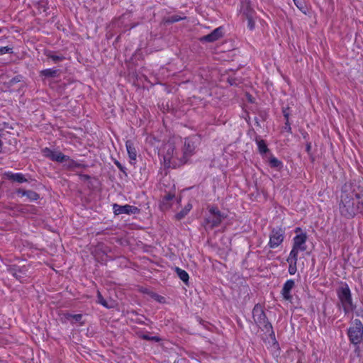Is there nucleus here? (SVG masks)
<instances>
[{
	"label": "nucleus",
	"instance_id": "1",
	"mask_svg": "<svg viewBox=\"0 0 363 363\" xmlns=\"http://www.w3.org/2000/svg\"><path fill=\"white\" fill-rule=\"evenodd\" d=\"M339 210L345 217L352 218L363 213V185L355 182L345 183L341 189Z\"/></svg>",
	"mask_w": 363,
	"mask_h": 363
},
{
	"label": "nucleus",
	"instance_id": "2",
	"mask_svg": "<svg viewBox=\"0 0 363 363\" xmlns=\"http://www.w3.org/2000/svg\"><path fill=\"white\" fill-rule=\"evenodd\" d=\"M160 155L163 157L165 167L175 168L183 164V159L178 157V150L175 143L172 141H168L163 145Z\"/></svg>",
	"mask_w": 363,
	"mask_h": 363
},
{
	"label": "nucleus",
	"instance_id": "3",
	"mask_svg": "<svg viewBox=\"0 0 363 363\" xmlns=\"http://www.w3.org/2000/svg\"><path fill=\"white\" fill-rule=\"evenodd\" d=\"M252 317L254 321L257 326L265 333H268L269 336L275 340V335L272 329V324L269 322L268 318L262 308V307L257 304L252 310Z\"/></svg>",
	"mask_w": 363,
	"mask_h": 363
},
{
	"label": "nucleus",
	"instance_id": "4",
	"mask_svg": "<svg viewBox=\"0 0 363 363\" xmlns=\"http://www.w3.org/2000/svg\"><path fill=\"white\" fill-rule=\"evenodd\" d=\"M340 304L342 307L345 314L352 312L354 309L352 303L351 291L347 284L341 286L337 291Z\"/></svg>",
	"mask_w": 363,
	"mask_h": 363
},
{
	"label": "nucleus",
	"instance_id": "5",
	"mask_svg": "<svg viewBox=\"0 0 363 363\" xmlns=\"http://www.w3.org/2000/svg\"><path fill=\"white\" fill-rule=\"evenodd\" d=\"M225 218L217 207L211 206L208 208V213L206 215L203 225L206 228L213 229L218 226Z\"/></svg>",
	"mask_w": 363,
	"mask_h": 363
},
{
	"label": "nucleus",
	"instance_id": "6",
	"mask_svg": "<svg viewBox=\"0 0 363 363\" xmlns=\"http://www.w3.org/2000/svg\"><path fill=\"white\" fill-rule=\"evenodd\" d=\"M348 336L352 343L357 345L362 342L363 339V324L362 322L355 319L352 326L348 330Z\"/></svg>",
	"mask_w": 363,
	"mask_h": 363
},
{
	"label": "nucleus",
	"instance_id": "7",
	"mask_svg": "<svg viewBox=\"0 0 363 363\" xmlns=\"http://www.w3.org/2000/svg\"><path fill=\"white\" fill-rule=\"evenodd\" d=\"M43 152L46 157L50 158L52 161H56L58 162H68L69 167L76 166L74 161L70 160L69 157L63 155L60 152L53 151L48 147H45L43 150Z\"/></svg>",
	"mask_w": 363,
	"mask_h": 363
},
{
	"label": "nucleus",
	"instance_id": "8",
	"mask_svg": "<svg viewBox=\"0 0 363 363\" xmlns=\"http://www.w3.org/2000/svg\"><path fill=\"white\" fill-rule=\"evenodd\" d=\"M307 236L306 233H301L296 235L293 239V247L289 255L297 257L299 252H303L306 250V245Z\"/></svg>",
	"mask_w": 363,
	"mask_h": 363
},
{
	"label": "nucleus",
	"instance_id": "9",
	"mask_svg": "<svg viewBox=\"0 0 363 363\" xmlns=\"http://www.w3.org/2000/svg\"><path fill=\"white\" fill-rule=\"evenodd\" d=\"M284 232L282 229H273L269 235V246L270 248H276L284 241Z\"/></svg>",
	"mask_w": 363,
	"mask_h": 363
},
{
	"label": "nucleus",
	"instance_id": "10",
	"mask_svg": "<svg viewBox=\"0 0 363 363\" xmlns=\"http://www.w3.org/2000/svg\"><path fill=\"white\" fill-rule=\"evenodd\" d=\"M195 148V143L192 139L185 138L182 148V155L180 157L181 159H183V164L187 162L188 159L191 155H193Z\"/></svg>",
	"mask_w": 363,
	"mask_h": 363
},
{
	"label": "nucleus",
	"instance_id": "11",
	"mask_svg": "<svg viewBox=\"0 0 363 363\" xmlns=\"http://www.w3.org/2000/svg\"><path fill=\"white\" fill-rule=\"evenodd\" d=\"M113 212L116 215L135 214L139 211V209L137 207L130 206L128 204L124 205V206H121V205L115 203L113 205Z\"/></svg>",
	"mask_w": 363,
	"mask_h": 363
},
{
	"label": "nucleus",
	"instance_id": "12",
	"mask_svg": "<svg viewBox=\"0 0 363 363\" xmlns=\"http://www.w3.org/2000/svg\"><path fill=\"white\" fill-rule=\"evenodd\" d=\"M240 13L245 18L255 16L256 13L254 9L251 7L250 0H242L240 5Z\"/></svg>",
	"mask_w": 363,
	"mask_h": 363
},
{
	"label": "nucleus",
	"instance_id": "13",
	"mask_svg": "<svg viewBox=\"0 0 363 363\" xmlns=\"http://www.w3.org/2000/svg\"><path fill=\"white\" fill-rule=\"evenodd\" d=\"M222 35L223 28L221 27H218L213 30L210 34L203 36L201 38V40L206 42H214L220 38Z\"/></svg>",
	"mask_w": 363,
	"mask_h": 363
},
{
	"label": "nucleus",
	"instance_id": "14",
	"mask_svg": "<svg viewBox=\"0 0 363 363\" xmlns=\"http://www.w3.org/2000/svg\"><path fill=\"white\" fill-rule=\"evenodd\" d=\"M295 282L292 279L287 280L283 286L281 295L285 300L291 301L292 296L290 294L291 289L294 287Z\"/></svg>",
	"mask_w": 363,
	"mask_h": 363
},
{
	"label": "nucleus",
	"instance_id": "15",
	"mask_svg": "<svg viewBox=\"0 0 363 363\" xmlns=\"http://www.w3.org/2000/svg\"><path fill=\"white\" fill-rule=\"evenodd\" d=\"M6 175L9 180H12L13 182H17L18 183H23L27 182V179L21 173L7 172Z\"/></svg>",
	"mask_w": 363,
	"mask_h": 363
},
{
	"label": "nucleus",
	"instance_id": "16",
	"mask_svg": "<svg viewBox=\"0 0 363 363\" xmlns=\"http://www.w3.org/2000/svg\"><path fill=\"white\" fill-rule=\"evenodd\" d=\"M298 257L289 255L286 259L287 262L289 264V273L291 275L294 274L297 271L296 263Z\"/></svg>",
	"mask_w": 363,
	"mask_h": 363
},
{
	"label": "nucleus",
	"instance_id": "17",
	"mask_svg": "<svg viewBox=\"0 0 363 363\" xmlns=\"http://www.w3.org/2000/svg\"><path fill=\"white\" fill-rule=\"evenodd\" d=\"M126 149L129 155V157L132 160H135L137 157V151L133 145V143L128 140L125 143Z\"/></svg>",
	"mask_w": 363,
	"mask_h": 363
},
{
	"label": "nucleus",
	"instance_id": "18",
	"mask_svg": "<svg viewBox=\"0 0 363 363\" xmlns=\"http://www.w3.org/2000/svg\"><path fill=\"white\" fill-rule=\"evenodd\" d=\"M175 272L181 280H182L186 284L188 282L189 277L185 270H183L179 267H176Z\"/></svg>",
	"mask_w": 363,
	"mask_h": 363
},
{
	"label": "nucleus",
	"instance_id": "19",
	"mask_svg": "<svg viewBox=\"0 0 363 363\" xmlns=\"http://www.w3.org/2000/svg\"><path fill=\"white\" fill-rule=\"evenodd\" d=\"M271 167L280 169L283 167L282 162L274 156H271L269 160Z\"/></svg>",
	"mask_w": 363,
	"mask_h": 363
},
{
	"label": "nucleus",
	"instance_id": "20",
	"mask_svg": "<svg viewBox=\"0 0 363 363\" xmlns=\"http://www.w3.org/2000/svg\"><path fill=\"white\" fill-rule=\"evenodd\" d=\"M45 54L48 58L51 59L55 62H58L65 59L62 55H56L51 51H46Z\"/></svg>",
	"mask_w": 363,
	"mask_h": 363
},
{
	"label": "nucleus",
	"instance_id": "21",
	"mask_svg": "<svg viewBox=\"0 0 363 363\" xmlns=\"http://www.w3.org/2000/svg\"><path fill=\"white\" fill-rule=\"evenodd\" d=\"M191 208H192L191 204L188 203L187 205L185 206V207L180 212L177 213L176 218L178 220L182 219L183 218L185 217L186 215H187V213L190 211Z\"/></svg>",
	"mask_w": 363,
	"mask_h": 363
},
{
	"label": "nucleus",
	"instance_id": "22",
	"mask_svg": "<svg viewBox=\"0 0 363 363\" xmlns=\"http://www.w3.org/2000/svg\"><path fill=\"white\" fill-rule=\"evenodd\" d=\"M23 196H26L30 201H36L40 198L39 194L32 190H27L26 192H23Z\"/></svg>",
	"mask_w": 363,
	"mask_h": 363
},
{
	"label": "nucleus",
	"instance_id": "23",
	"mask_svg": "<svg viewBox=\"0 0 363 363\" xmlns=\"http://www.w3.org/2000/svg\"><path fill=\"white\" fill-rule=\"evenodd\" d=\"M57 70L53 69H46L40 72V74L47 77H55L57 76Z\"/></svg>",
	"mask_w": 363,
	"mask_h": 363
},
{
	"label": "nucleus",
	"instance_id": "24",
	"mask_svg": "<svg viewBox=\"0 0 363 363\" xmlns=\"http://www.w3.org/2000/svg\"><path fill=\"white\" fill-rule=\"evenodd\" d=\"M259 151L261 154L266 153L268 151V148L265 142L263 140L257 141Z\"/></svg>",
	"mask_w": 363,
	"mask_h": 363
},
{
	"label": "nucleus",
	"instance_id": "25",
	"mask_svg": "<svg viewBox=\"0 0 363 363\" xmlns=\"http://www.w3.org/2000/svg\"><path fill=\"white\" fill-rule=\"evenodd\" d=\"M173 197H174V195H172L171 194H166L164 196L162 201V208H168L169 205L167 204V203H168V201L172 200L173 199Z\"/></svg>",
	"mask_w": 363,
	"mask_h": 363
},
{
	"label": "nucleus",
	"instance_id": "26",
	"mask_svg": "<svg viewBox=\"0 0 363 363\" xmlns=\"http://www.w3.org/2000/svg\"><path fill=\"white\" fill-rule=\"evenodd\" d=\"M245 18L247 20V28L250 30H254L255 27V20L256 18V15L255 16H249V17H247Z\"/></svg>",
	"mask_w": 363,
	"mask_h": 363
},
{
	"label": "nucleus",
	"instance_id": "27",
	"mask_svg": "<svg viewBox=\"0 0 363 363\" xmlns=\"http://www.w3.org/2000/svg\"><path fill=\"white\" fill-rule=\"evenodd\" d=\"M13 271V275L16 277L17 279H19L21 281H22V279L23 278L21 275L22 270L19 267H14L12 269Z\"/></svg>",
	"mask_w": 363,
	"mask_h": 363
},
{
	"label": "nucleus",
	"instance_id": "28",
	"mask_svg": "<svg viewBox=\"0 0 363 363\" xmlns=\"http://www.w3.org/2000/svg\"><path fill=\"white\" fill-rule=\"evenodd\" d=\"M143 340H150V341H155V342H160L161 339L158 336H150L146 334L141 335L140 336Z\"/></svg>",
	"mask_w": 363,
	"mask_h": 363
},
{
	"label": "nucleus",
	"instance_id": "29",
	"mask_svg": "<svg viewBox=\"0 0 363 363\" xmlns=\"http://www.w3.org/2000/svg\"><path fill=\"white\" fill-rule=\"evenodd\" d=\"M97 298H98V302L100 304L108 308L107 303H106V300L103 298L102 295L101 294V293L99 291L97 292Z\"/></svg>",
	"mask_w": 363,
	"mask_h": 363
},
{
	"label": "nucleus",
	"instance_id": "30",
	"mask_svg": "<svg viewBox=\"0 0 363 363\" xmlns=\"http://www.w3.org/2000/svg\"><path fill=\"white\" fill-rule=\"evenodd\" d=\"M12 48L8 46L6 47H0V55L6 54V53H11Z\"/></svg>",
	"mask_w": 363,
	"mask_h": 363
},
{
	"label": "nucleus",
	"instance_id": "31",
	"mask_svg": "<svg viewBox=\"0 0 363 363\" xmlns=\"http://www.w3.org/2000/svg\"><path fill=\"white\" fill-rule=\"evenodd\" d=\"M67 318H72L76 322H79L81 320L82 318V315L81 314H74V315L69 314Z\"/></svg>",
	"mask_w": 363,
	"mask_h": 363
},
{
	"label": "nucleus",
	"instance_id": "32",
	"mask_svg": "<svg viewBox=\"0 0 363 363\" xmlns=\"http://www.w3.org/2000/svg\"><path fill=\"white\" fill-rule=\"evenodd\" d=\"M295 5L300 9V10H303V2L301 0H293Z\"/></svg>",
	"mask_w": 363,
	"mask_h": 363
},
{
	"label": "nucleus",
	"instance_id": "33",
	"mask_svg": "<svg viewBox=\"0 0 363 363\" xmlns=\"http://www.w3.org/2000/svg\"><path fill=\"white\" fill-rule=\"evenodd\" d=\"M284 116L286 119V125H289V113L288 111V109H284L283 111Z\"/></svg>",
	"mask_w": 363,
	"mask_h": 363
},
{
	"label": "nucleus",
	"instance_id": "34",
	"mask_svg": "<svg viewBox=\"0 0 363 363\" xmlns=\"http://www.w3.org/2000/svg\"><path fill=\"white\" fill-rule=\"evenodd\" d=\"M180 19H181L180 18H177V16H172L170 21L171 22H177V21H179Z\"/></svg>",
	"mask_w": 363,
	"mask_h": 363
},
{
	"label": "nucleus",
	"instance_id": "35",
	"mask_svg": "<svg viewBox=\"0 0 363 363\" xmlns=\"http://www.w3.org/2000/svg\"><path fill=\"white\" fill-rule=\"evenodd\" d=\"M26 191H27V190H23V189H19L17 190L16 192H17V194H21L22 196H23V192H26Z\"/></svg>",
	"mask_w": 363,
	"mask_h": 363
},
{
	"label": "nucleus",
	"instance_id": "36",
	"mask_svg": "<svg viewBox=\"0 0 363 363\" xmlns=\"http://www.w3.org/2000/svg\"><path fill=\"white\" fill-rule=\"evenodd\" d=\"M311 149V144L309 143L306 145V151L308 153L310 152Z\"/></svg>",
	"mask_w": 363,
	"mask_h": 363
},
{
	"label": "nucleus",
	"instance_id": "37",
	"mask_svg": "<svg viewBox=\"0 0 363 363\" xmlns=\"http://www.w3.org/2000/svg\"><path fill=\"white\" fill-rule=\"evenodd\" d=\"M285 129L287 130L289 132H291V126H290L289 123V125H286L285 124Z\"/></svg>",
	"mask_w": 363,
	"mask_h": 363
},
{
	"label": "nucleus",
	"instance_id": "38",
	"mask_svg": "<svg viewBox=\"0 0 363 363\" xmlns=\"http://www.w3.org/2000/svg\"><path fill=\"white\" fill-rule=\"evenodd\" d=\"M3 142L0 140V152H2Z\"/></svg>",
	"mask_w": 363,
	"mask_h": 363
},
{
	"label": "nucleus",
	"instance_id": "39",
	"mask_svg": "<svg viewBox=\"0 0 363 363\" xmlns=\"http://www.w3.org/2000/svg\"><path fill=\"white\" fill-rule=\"evenodd\" d=\"M116 164L117 165V167H118V168H120L121 169H122V166H121V164L119 162H116Z\"/></svg>",
	"mask_w": 363,
	"mask_h": 363
},
{
	"label": "nucleus",
	"instance_id": "40",
	"mask_svg": "<svg viewBox=\"0 0 363 363\" xmlns=\"http://www.w3.org/2000/svg\"><path fill=\"white\" fill-rule=\"evenodd\" d=\"M182 155V150L180 151L178 150V157Z\"/></svg>",
	"mask_w": 363,
	"mask_h": 363
}]
</instances>
